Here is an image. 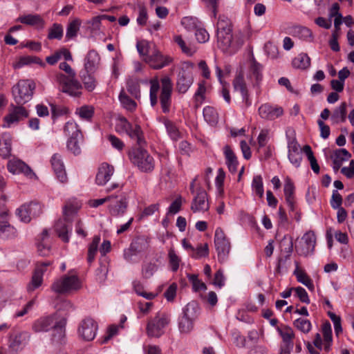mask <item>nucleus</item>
<instances>
[{
	"label": "nucleus",
	"mask_w": 354,
	"mask_h": 354,
	"mask_svg": "<svg viewBox=\"0 0 354 354\" xmlns=\"http://www.w3.org/2000/svg\"><path fill=\"white\" fill-rule=\"evenodd\" d=\"M136 48L138 50V52L139 53L140 55L142 57V59L144 60V58H146V57H149V44L145 40L139 41L136 44Z\"/></svg>",
	"instance_id": "680f3d73"
},
{
	"label": "nucleus",
	"mask_w": 354,
	"mask_h": 354,
	"mask_svg": "<svg viewBox=\"0 0 354 354\" xmlns=\"http://www.w3.org/2000/svg\"><path fill=\"white\" fill-rule=\"evenodd\" d=\"M262 66L259 64L256 60L252 59L250 62V66L249 70L248 77L251 80H254L256 83H258L262 77Z\"/></svg>",
	"instance_id": "4c0bfd02"
},
{
	"label": "nucleus",
	"mask_w": 354,
	"mask_h": 354,
	"mask_svg": "<svg viewBox=\"0 0 354 354\" xmlns=\"http://www.w3.org/2000/svg\"><path fill=\"white\" fill-rule=\"evenodd\" d=\"M115 130L120 133L128 135L131 139L136 141L138 145L141 146L145 143L141 127L138 124L133 126L124 117L118 118Z\"/></svg>",
	"instance_id": "9d476101"
},
{
	"label": "nucleus",
	"mask_w": 354,
	"mask_h": 354,
	"mask_svg": "<svg viewBox=\"0 0 354 354\" xmlns=\"http://www.w3.org/2000/svg\"><path fill=\"white\" fill-rule=\"evenodd\" d=\"M322 332L324 337V349L328 352L333 341L331 325L328 321L322 324Z\"/></svg>",
	"instance_id": "c9c22d12"
},
{
	"label": "nucleus",
	"mask_w": 354,
	"mask_h": 354,
	"mask_svg": "<svg viewBox=\"0 0 354 354\" xmlns=\"http://www.w3.org/2000/svg\"><path fill=\"white\" fill-rule=\"evenodd\" d=\"M48 238V231L45 229L41 234V240L37 245L38 251L41 256H46L49 253L50 246L46 241Z\"/></svg>",
	"instance_id": "37998d69"
},
{
	"label": "nucleus",
	"mask_w": 354,
	"mask_h": 354,
	"mask_svg": "<svg viewBox=\"0 0 354 354\" xmlns=\"http://www.w3.org/2000/svg\"><path fill=\"white\" fill-rule=\"evenodd\" d=\"M17 229L10 225L8 211L0 209V238L3 239H12L17 237Z\"/></svg>",
	"instance_id": "6ab92c4d"
},
{
	"label": "nucleus",
	"mask_w": 354,
	"mask_h": 354,
	"mask_svg": "<svg viewBox=\"0 0 354 354\" xmlns=\"http://www.w3.org/2000/svg\"><path fill=\"white\" fill-rule=\"evenodd\" d=\"M294 274L296 276L297 281L299 282L303 283L310 290H313L314 288L312 280L303 270H299V268L297 267L296 270L294 272Z\"/></svg>",
	"instance_id": "09e8293b"
},
{
	"label": "nucleus",
	"mask_w": 354,
	"mask_h": 354,
	"mask_svg": "<svg viewBox=\"0 0 354 354\" xmlns=\"http://www.w3.org/2000/svg\"><path fill=\"white\" fill-rule=\"evenodd\" d=\"M351 156V153L346 149H339L333 152L331 158L334 160H339L342 164L343 162L348 160Z\"/></svg>",
	"instance_id": "6e6d98bb"
},
{
	"label": "nucleus",
	"mask_w": 354,
	"mask_h": 354,
	"mask_svg": "<svg viewBox=\"0 0 354 354\" xmlns=\"http://www.w3.org/2000/svg\"><path fill=\"white\" fill-rule=\"evenodd\" d=\"M82 204L77 199L68 200L63 207L64 221H58L55 225V230L58 236L64 242H68V229L71 228L65 222H71L76 216Z\"/></svg>",
	"instance_id": "7ed1b4c3"
},
{
	"label": "nucleus",
	"mask_w": 354,
	"mask_h": 354,
	"mask_svg": "<svg viewBox=\"0 0 354 354\" xmlns=\"http://www.w3.org/2000/svg\"><path fill=\"white\" fill-rule=\"evenodd\" d=\"M232 32L231 22L225 17H220L217 23V32Z\"/></svg>",
	"instance_id": "13d9d810"
},
{
	"label": "nucleus",
	"mask_w": 354,
	"mask_h": 354,
	"mask_svg": "<svg viewBox=\"0 0 354 354\" xmlns=\"http://www.w3.org/2000/svg\"><path fill=\"white\" fill-rule=\"evenodd\" d=\"M50 265V261H44L38 263L32 275L30 283L28 285L27 289L28 292H32L39 288L42 283V277L47 270V267Z\"/></svg>",
	"instance_id": "393cba45"
},
{
	"label": "nucleus",
	"mask_w": 354,
	"mask_h": 354,
	"mask_svg": "<svg viewBox=\"0 0 354 354\" xmlns=\"http://www.w3.org/2000/svg\"><path fill=\"white\" fill-rule=\"evenodd\" d=\"M187 277L189 281L192 283L194 291L206 290V285L205 283L198 279V275L188 274Z\"/></svg>",
	"instance_id": "052dcab7"
},
{
	"label": "nucleus",
	"mask_w": 354,
	"mask_h": 354,
	"mask_svg": "<svg viewBox=\"0 0 354 354\" xmlns=\"http://www.w3.org/2000/svg\"><path fill=\"white\" fill-rule=\"evenodd\" d=\"M346 107L347 104L346 102H342L337 107L333 112L331 115V120L334 123L344 122L346 119Z\"/></svg>",
	"instance_id": "e433bc0d"
},
{
	"label": "nucleus",
	"mask_w": 354,
	"mask_h": 354,
	"mask_svg": "<svg viewBox=\"0 0 354 354\" xmlns=\"http://www.w3.org/2000/svg\"><path fill=\"white\" fill-rule=\"evenodd\" d=\"M97 324L91 317H86L83 319L78 326L79 335L86 341L93 340L97 333Z\"/></svg>",
	"instance_id": "aec40b11"
},
{
	"label": "nucleus",
	"mask_w": 354,
	"mask_h": 354,
	"mask_svg": "<svg viewBox=\"0 0 354 354\" xmlns=\"http://www.w3.org/2000/svg\"><path fill=\"white\" fill-rule=\"evenodd\" d=\"M35 88V84L32 81L28 80H20L12 88V95L16 103L24 104L30 101Z\"/></svg>",
	"instance_id": "9b49d317"
},
{
	"label": "nucleus",
	"mask_w": 354,
	"mask_h": 354,
	"mask_svg": "<svg viewBox=\"0 0 354 354\" xmlns=\"http://www.w3.org/2000/svg\"><path fill=\"white\" fill-rule=\"evenodd\" d=\"M286 137L288 139V153L301 152L300 146L298 144L294 135L290 136L288 134V132H286Z\"/></svg>",
	"instance_id": "e2e57ef3"
},
{
	"label": "nucleus",
	"mask_w": 354,
	"mask_h": 354,
	"mask_svg": "<svg viewBox=\"0 0 354 354\" xmlns=\"http://www.w3.org/2000/svg\"><path fill=\"white\" fill-rule=\"evenodd\" d=\"M100 242V236L95 235L93 237L92 242L88 245L87 261L89 263H91L95 259V255H96L97 250H98V245H99Z\"/></svg>",
	"instance_id": "c03bdc74"
},
{
	"label": "nucleus",
	"mask_w": 354,
	"mask_h": 354,
	"mask_svg": "<svg viewBox=\"0 0 354 354\" xmlns=\"http://www.w3.org/2000/svg\"><path fill=\"white\" fill-rule=\"evenodd\" d=\"M144 61L153 69H160L168 66L172 61L169 56L163 55L160 51L154 50L149 57L144 58Z\"/></svg>",
	"instance_id": "4be33fe9"
},
{
	"label": "nucleus",
	"mask_w": 354,
	"mask_h": 354,
	"mask_svg": "<svg viewBox=\"0 0 354 354\" xmlns=\"http://www.w3.org/2000/svg\"><path fill=\"white\" fill-rule=\"evenodd\" d=\"M218 47L228 54L235 53L243 44L244 36L241 32L232 34V32H217Z\"/></svg>",
	"instance_id": "20e7f679"
},
{
	"label": "nucleus",
	"mask_w": 354,
	"mask_h": 354,
	"mask_svg": "<svg viewBox=\"0 0 354 354\" xmlns=\"http://www.w3.org/2000/svg\"><path fill=\"white\" fill-rule=\"evenodd\" d=\"M170 315L165 312H158L150 319L147 325V333L151 337H160L165 333V328L170 323Z\"/></svg>",
	"instance_id": "1a4fd4ad"
},
{
	"label": "nucleus",
	"mask_w": 354,
	"mask_h": 354,
	"mask_svg": "<svg viewBox=\"0 0 354 354\" xmlns=\"http://www.w3.org/2000/svg\"><path fill=\"white\" fill-rule=\"evenodd\" d=\"M316 244V236L313 231L306 232L298 244L295 245V250L301 256H308L313 252Z\"/></svg>",
	"instance_id": "a211bd4d"
},
{
	"label": "nucleus",
	"mask_w": 354,
	"mask_h": 354,
	"mask_svg": "<svg viewBox=\"0 0 354 354\" xmlns=\"http://www.w3.org/2000/svg\"><path fill=\"white\" fill-rule=\"evenodd\" d=\"M148 240L145 236L136 237L131 243L130 248L124 254V258L128 261H131L133 255L142 252L148 248Z\"/></svg>",
	"instance_id": "b1692460"
},
{
	"label": "nucleus",
	"mask_w": 354,
	"mask_h": 354,
	"mask_svg": "<svg viewBox=\"0 0 354 354\" xmlns=\"http://www.w3.org/2000/svg\"><path fill=\"white\" fill-rule=\"evenodd\" d=\"M158 266L154 263H147L142 266V274L144 278L149 279L157 271Z\"/></svg>",
	"instance_id": "bf43d9fd"
},
{
	"label": "nucleus",
	"mask_w": 354,
	"mask_h": 354,
	"mask_svg": "<svg viewBox=\"0 0 354 354\" xmlns=\"http://www.w3.org/2000/svg\"><path fill=\"white\" fill-rule=\"evenodd\" d=\"M279 333L283 342L286 343L288 346H292V339L295 337V333L292 328L286 326L279 330Z\"/></svg>",
	"instance_id": "5fc2aeb1"
},
{
	"label": "nucleus",
	"mask_w": 354,
	"mask_h": 354,
	"mask_svg": "<svg viewBox=\"0 0 354 354\" xmlns=\"http://www.w3.org/2000/svg\"><path fill=\"white\" fill-rule=\"evenodd\" d=\"M214 245L217 251L218 261L220 262L225 261L230 253L231 245L223 230L220 227L217 228L215 231Z\"/></svg>",
	"instance_id": "2eb2a0df"
},
{
	"label": "nucleus",
	"mask_w": 354,
	"mask_h": 354,
	"mask_svg": "<svg viewBox=\"0 0 354 354\" xmlns=\"http://www.w3.org/2000/svg\"><path fill=\"white\" fill-rule=\"evenodd\" d=\"M164 124L167 133L173 140H177L180 138V133L176 126L170 120L165 119Z\"/></svg>",
	"instance_id": "8fccbe9b"
},
{
	"label": "nucleus",
	"mask_w": 354,
	"mask_h": 354,
	"mask_svg": "<svg viewBox=\"0 0 354 354\" xmlns=\"http://www.w3.org/2000/svg\"><path fill=\"white\" fill-rule=\"evenodd\" d=\"M292 66L297 68L305 69L310 64V59L306 53H301L292 60Z\"/></svg>",
	"instance_id": "ea45409f"
},
{
	"label": "nucleus",
	"mask_w": 354,
	"mask_h": 354,
	"mask_svg": "<svg viewBox=\"0 0 354 354\" xmlns=\"http://www.w3.org/2000/svg\"><path fill=\"white\" fill-rule=\"evenodd\" d=\"M283 111L281 107L273 106L268 104L261 105L259 109V115L267 120H275L283 115Z\"/></svg>",
	"instance_id": "c85d7f7f"
},
{
	"label": "nucleus",
	"mask_w": 354,
	"mask_h": 354,
	"mask_svg": "<svg viewBox=\"0 0 354 354\" xmlns=\"http://www.w3.org/2000/svg\"><path fill=\"white\" fill-rule=\"evenodd\" d=\"M7 168L13 174H24L29 178H32L35 176L32 169L25 162L19 159L10 160Z\"/></svg>",
	"instance_id": "5701e85b"
},
{
	"label": "nucleus",
	"mask_w": 354,
	"mask_h": 354,
	"mask_svg": "<svg viewBox=\"0 0 354 354\" xmlns=\"http://www.w3.org/2000/svg\"><path fill=\"white\" fill-rule=\"evenodd\" d=\"M120 102L124 109L129 111H133L137 107L136 102L130 98L127 94L122 91L119 95Z\"/></svg>",
	"instance_id": "58836bf2"
},
{
	"label": "nucleus",
	"mask_w": 354,
	"mask_h": 354,
	"mask_svg": "<svg viewBox=\"0 0 354 354\" xmlns=\"http://www.w3.org/2000/svg\"><path fill=\"white\" fill-rule=\"evenodd\" d=\"M223 153L229 171L231 173H235L237 171L239 162L234 152L229 145H225L223 147Z\"/></svg>",
	"instance_id": "7c9ffc66"
},
{
	"label": "nucleus",
	"mask_w": 354,
	"mask_h": 354,
	"mask_svg": "<svg viewBox=\"0 0 354 354\" xmlns=\"http://www.w3.org/2000/svg\"><path fill=\"white\" fill-rule=\"evenodd\" d=\"M114 174V167L108 163L104 162L98 168L95 177V182L98 185H104Z\"/></svg>",
	"instance_id": "cd10ccee"
},
{
	"label": "nucleus",
	"mask_w": 354,
	"mask_h": 354,
	"mask_svg": "<svg viewBox=\"0 0 354 354\" xmlns=\"http://www.w3.org/2000/svg\"><path fill=\"white\" fill-rule=\"evenodd\" d=\"M64 132L69 137L67 142V148L75 155L81 153L80 142L82 140V134L78 125L73 121H68L64 127Z\"/></svg>",
	"instance_id": "f8f14e48"
},
{
	"label": "nucleus",
	"mask_w": 354,
	"mask_h": 354,
	"mask_svg": "<svg viewBox=\"0 0 354 354\" xmlns=\"http://www.w3.org/2000/svg\"><path fill=\"white\" fill-rule=\"evenodd\" d=\"M50 163L58 180L61 183H66L67 176L61 156L57 153L54 154L51 157Z\"/></svg>",
	"instance_id": "bb28decb"
},
{
	"label": "nucleus",
	"mask_w": 354,
	"mask_h": 354,
	"mask_svg": "<svg viewBox=\"0 0 354 354\" xmlns=\"http://www.w3.org/2000/svg\"><path fill=\"white\" fill-rule=\"evenodd\" d=\"M91 72V71H89L82 70L80 73V77L84 84V88L88 91H93L97 84L95 77L89 73Z\"/></svg>",
	"instance_id": "f704fd0d"
},
{
	"label": "nucleus",
	"mask_w": 354,
	"mask_h": 354,
	"mask_svg": "<svg viewBox=\"0 0 354 354\" xmlns=\"http://www.w3.org/2000/svg\"><path fill=\"white\" fill-rule=\"evenodd\" d=\"M207 193L205 191L200 189L194 197L191 209L194 212H205L209 209V203L207 199Z\"/></svg>",
	"instance_id": "c756f323"
},
{
	"label": "nucleus",
	"mask_w": 354,
	"mask_h": 354,
	"mask_svg": "<svg viewBox=\"0 0 354 354\" xmlns=\"http://www.w3.org/2000/svg\"><path fill=\"white\" fill-rule=\"evenodd\" d=\"M29 335L26 332H15L9 337V348L15 353L21 351L28 342Z\"/></svg>",
	"instance_id": "a878e982"
},
{
	"label": "nucleus",
	"mask_w": 354,
	"mask_h": 354,
	"mask_svg": "<svg viewBox=\"0 0 354 354\" xmlns=\"http://www.w3.org/2000/svg\"><path fill=\"white\" fill-rule=\"evenodd\" d=\"M192 68L193 64L190 62L182 64L176 81V89L180 93H185L193 84Z\"/></svg>",
	"instance_id": "ddd939ff"
},
{
	"label": "nucleus",
	"mask_w": 354,
	"mask_h": 354,
	"mask_svg": "<svg viewBox=\"0 0 354 354\" xmlns=\"http://www.w3.org/2000/svg\"><path fill=\"white\" fill-rule=\"evenodd\" d=\"M283 190L286 203L289 207L292 210L294 208L295 186L290 178L288 177L285 180Z\"/></svg>",
	"instance_id": "72a5a7b5"
},
{
	"label": "nucleus",
	"mask_w": 354,
	"mask_h": 354,
	"mask_svg": "<svg viewBox=\"0 0 354 354\" xmlns=\"http://www.w3.org/2000/svg\"><path fill=\"white\" fill-rule=\"evenodd\" d=\"M160 205L158 203L151 204L146 207L142 212L139 214L138 218L140 220L146 217L153 215L156 212L159 210Z\"/></svg>",
	"instance_id": "69168bd1"
},
{
	"label": "nucleus",
	"mask_w": 354,
	"mask_h": 354,
	"mask_svg": "<svg viewBox=\"0 0 354 354\" xmlns=\"http://www.w3.org/2000/svg\"><path fill=\"white\" fill-rule=\"evenodd\" d=\"M252 187L254 193L258 196L259 198H262L263 196L264 190H263V184L262 177L259 175L255 176L253 178L252 183Z\"/></svg>",
	"instance_id": "3c124183"
},
{
	"label": "nucleus",
	"mask_w": 354,
	"mask_h": 354,
	"mask_svg": "<svg viewBox=\"0 0 354 354\" xmlns=\"http://www.w3.org/2000/svg\"><path fill=\"white\" fill-rule=\"evenodd\" d=\"M127 91L136 98L139 97L140 95L139 83L135 80H129L127 82Z\"/></svg>",
	"instance_id": "338daca9"
},
{
	"label": "nucleus",
	"mask_w": 354,
	"mask_h": 354,
	"mask_svg": "<svg viewBox=\"0 0 354 354\" xmlns=\"http://www.w3.org/2000/svg\"><path fill=\"white\" fill-rule=\"evenodd\" d=\"M28 117V112L24 107L21 106H12L10 109L9 113L4 118V123L3 127L9 128L15 123L24 120Z\"/></svg>",
	"instance_id": "412c9836"
},
{
	"label": "nucleus",
	"mask_w": 354,
	"mask_h": 354,
	"mask_svg": "<svg viewBox=\"0 0 354 354\" xmlns=\"http://www.w3.org/2000/svg\"><path fill=\"white\" fill-rule=\"evenodd\" d=\"M144 145L132 148L129 151L131 162L143 172H151L153 170L155 161L148 151L142 148Z\"/></svg>",
	"instance_id": "423d86ee"
},
{
	"label": "nucleus",
	"mask_w": 354,
	"mask_h": 354,
	"mask_svg": "<svg viewBox=\"0 0 354 354\" xmlns=\"http://www.w3.org/2000/svg\"><path fill=\"white\" fill-rule=\"evenodd\" d=\"M181 24L188 30H193L197 28V19L196 18L190 17H183Z\"/></svg>",
	"instance_id": "774afa93"
},
{
	"label": "nucleus",
	"mask_w": 354,
	"mask_h": 354,
	"mask_svg": "<svg viewBox=\"0 0 354 354\" xmlns=\"http://www.w3.org/2000/svg\"><path fill=\"white\" fill-rule=\"evenodd\" d=\"M11 137L8 133H3L0 138V156L6 159L11 153Z\"/></svg>",
	"instance_id": "473e14b6"
},
{
	"label": "nucleus",
	"mask_w": 354,
	"mask_h": 354,
	"mask_svg": "<svg viewBox=\"0 0 354 354\" xmlns=\"http://www.w3.org/2000/svg\"><path fill=\"white\" fill-rule=\"evenodd\" d=\"M161 92L160 95V103L164 113L169 112L171 104V93L173 84L168 76H165L160 80Z\"/></svg>",
	"instance_id": "dca6fc26"
},
{
	"label": "nucleus",
	"mask_w": 354,
	"mask_h": 354,
	"mask_svg": "<svg viewBox=\"0 0 354 354\" xmlns=\"http://www.w3.org/2000/svg\"><path fill=\"white\" fill-rule=\"evenodd\" d=\"M42 212V206L39 203L31 202L19 207L16 212L19 219L24 223H29L32 217L38 216Z\"/></svg>",
	"instance_id": "f3484780"
},
{
	"label": "nucleus",
	"mask_w": 354,
	"mask_h": 354,
	"mask_svg": "<svg viewBox=\"0 0 354 354\" xmlns=\"http://www.w3.org/2000/svg\"><path fill=\"white\" fill-rule=\"evenodd\" d=\"M132 284L133 290L137 293V295L142 296L148 300L154 299L157 295L156 294L152 292H147L145 291L143 285L138 280L133 281Z\"/></svg>",
	"instance_id": "49530a36"
},
{
	"label": "nucleus",
	"mask_w": 354,
	"mask_h": 354,
	"mask_svg": "<svg viewBox=\"0 0 354 354\" xmlns=\"http://www.w3.org/2000/svg\"><path fill=\"white\" fill-rule=\"evenodd\" d=\"M100 60L99 54L94 50H90L84 59V70L95 71Z\"/></svg>",
	"instance_id": "2f4dec72"
},
{
	"label": "nucleus",
	"mask_w": 354,
	"mask_h": 354,
	"mask_svg": "<svg viewBox=\"0 0 354 354\" xmlns=\"http://www.w3.org/2000/svg\"><path fill=\"white\" fill-rule=\"evenodd\" d=\"M17 21L30 26L43 24V20L39 15H26L21 16Z\"/></svg>",
	"instance_id": "de8ad7c7"
},
{
	"label": "nucleus",
	"mask_w": 354,
	"mask_h": 354,
	"mask_svg": "<svg viewBox=\"0 0 354 354\" xmlns=\"http://www.w3.org/2000/svg\"><path fill=\"white\" fill-rule=\"evenodd\" d=\"M81 288L79 277L73 271L56 279L51 285V289L56 293L67 294L78 290Z\"/></svg>",
	"instance_id": "6e6552de"
},
{
	"label": "nucleus",
	"mask_w": 354,
	"mask_h": 354,
	"mask_svg": "<svg viewBox=\"0 0 354 354\" xmlns=\"http://www.w3.org/2000/svg\"><path fill=\"white\" fill-rule=\"evenodd\" d=\"M203 117L210 125H215L218 120V115L216 109L212 106H205L203 109Z\"/></svg>",
	"instance_id": "a19ab883"
},
{
	"label": "nucleus",
	"mask_w": 354,
	"mask_h": 354,
	"mask_svg": "<svg viewBox=\"0 0 354 354\" xmlns=\"http://www.w3.org/2000/svg\"><path fill=\"white\" fill-rule=\"evenodd\" d=\"M80 25L81 21L79 19H75L68 24L66 33V38L68 40L73 39L77 36Z\"/></svg>",
	"instance_id": "a18cd8bd"
},
{
	"label": "nucleus",
	"mask_w": 354,
	"mask_h": 354,
	"mask_svg": "<svg viewBox=\"0 0 354 354\" xmlns=\"http://www.w3.org/2000/svg\"><path fill=\"white\" fill-rule=\"evenodd\" d=\"M66 319L64 317H58L57 315H51L41 317L33 324L32 329L37 332H46L53 329V339L59 342L64 337Z\"/></svg>",
	"instance_id": "f03ea898"
},
{
	"label": "nucleus",
	"mask_w": 354,
	"mask_h": 354,
	"mask_svg": "<svg viewBox=\"0 0 354 354\" xmlns=\"http://www.w3.org/2000/svg\"><path fill=\"white\" fill-rule=\"evenodd\" d=\"M126 317H123L120 320V324H112L109 326L107 329L106 335L104 337V342H107L109 339L116 335L118 333V331L123 328V323L126 321Z\"/></svg>",
	"instance_id": "603ef678"
},
{
	"label": "nucleus",
	"mask_w": 354,
	"mask_h": 354,
	"mask_svg": "<svg viewBox=\"0 0 354 354\" xmlns=\"http://www.w3.org/2000/svg\"><path fill=\"white\" fill-rule=\"evenodd\" d=\"M233 86L234 90L240 91L241 94L248 91L243 77L241 74L237 75L234 79L233 82Z\"/></svg>",
	"instance_id": "0e129e2a"
},
{
	"label": "nucleus",
	"mask_w": 354,
	"mask_h": 354,
	"mask_svg": "<svg viewBox=\"0 0 354 354\" xmlns=\"http://www.w3.org/2000/svg\"><path fill=\"white\" fill-rule=\"evenodd\" d=\"M218 47L228 54L235 53L243 44L244 36L241 32L232 34V32H217Z\"/></svg>",
	"instance_id": "39448f33"
},
{
	"label": "nucleus",
	"mask_w": 354,
	"mask_h": 354,
	"mask_svg": "<svg viewBox=\"0 0 354 354\" xmlns=\"http://www.w3.org/2000/svg\"><path fill=\"white\" fill-rule=\"evenodd\" d=\"M150 102L152 106L158 103V94L160 88V82L157 78L150 80Z\"/></svg>",
	"instance_id": "79ce46f5"
},
{
	"label": "nucleus",
	"mask_w": 354,
	"mask_h": 354,
	"mask_svg": "<svg viewBox=\"0 0 354 354\" xmlns=\"http://www.w3.org/2000/svg\"><path fill=\"white\" fill-rule=\"evenodd\" d=\"M63 36V27L61 24H54L50 28L48 37L50 39H61Z\"/></svg>",
	"instance_id": "4d7b16f0"
},
{
	"label": "nucleus",
	"mask_w": 354,
	"mask_h": 354,
	"mask_svg": "<svg viewBox=\"0 0 354 354\" xmlns=\"http://www.w3.org/2000/svg\"><path fill=\"white\" fill-rule=\"evenodd\" d=\"M109 212L113 216H121L126 212L128 207V198L126 193L119 192L117 194L109 196Z\"/></svg>",
	"instance_id": "4468645a"
},
{
	"label": "nucleus",
	"mask_w": 354,
	"mask_h": 354,
	"mask_svg": "<svg viewBox=\"0 0 354 354\" xmlns=\"http://www.w3.org/2000/svg\"><path fill=\"white\" fill-rule=\"evenodd\" d=\"M59 68L67 73V75L57 73L55 76V81L59 84L60 90L72 96L80 95L82 86L76 79L75 72L66 62L59 64Z\"/></svg>",
	"instance_id": "f257e3e1"
},
{
	"label": "nucleus",
	"mask_w": 354,
	"mask_h": 354,
	"mask_svg": "<svg viewBox=\"0 0 354 354\" xmlns=\"http://www.w3.org/2000/svg\"><path fill=\"white\" fill-rule=\"evenodd\" d=\"M293 325L298 330L304 333H308L312 328L310 322L308 319L304 318H298L294 321Z\"/></svg>",
	"instance_id": "864d4df0"
},
{
	"label": "nucleus",
	"mask_w": 354,
	"mask_h": 354,
	"mask_svg": "<svg viewBox=\"0 0 354 354\" xmlns=\"http://www.w3.org/2000/svg\"><path fill=\"white\" fill-rule=\"evenodd\" d=\"M199 315V306L195 301L188 303L183 308V314L178 319V329L180 333L188 334L193 329L194 322Z\"/></svg>",
	"instance_id": "0eeeda50"
}]
</instances>
